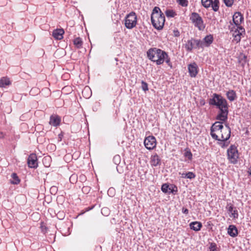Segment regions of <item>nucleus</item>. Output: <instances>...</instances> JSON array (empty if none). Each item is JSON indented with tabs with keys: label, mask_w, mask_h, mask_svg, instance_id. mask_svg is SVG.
Instances as JSON below:
<instances>
[{
	"label": "nucleus",
	"mask_w": 251,
	"mask_h": 251,
	"mask_svg": "<svg viewBox=\"0 0 251 251\" xmlns=\"http://www.w3.org/2000/svg\"><path fill=\"white\" fill-rule=\"evenodd\" d=\"M209 103L216 106L219 109V113L216 117L217 120L224 122L227 120L228 105L225 99L221 95L215 93L213 95L212 98L209 100Z\"/></svg>",
	"instance_id": "1"
},
{
	"label": "nucleus",
	"mask_w": 251,
	"mask_h": 251,
	"mask_svg": "<svg viewBox=\"0 0 251 251\" xmlns=\"http://www.w3.org/2000/svg\"><path fill=\"white\" fill-rule=\"evenodd\" d=\"M147 56L149 59L155 62L157 65H161L168 57V54L165 51L154 48L148 50Z\"/></svg>",
	"instance_id": "2"
},
{
	"label": "nucleus",
	"mask_w": 251,
	"mask_h": 251,
	"mask_svg": "<svg viewBox=\"0 0 251 251\" xmlns=\"http://www.w3.org/2000/svg\"><path fill=\"white\" fill-rule=\"evenodd\" d=\"M151 21L152 25L157 29L161 30L163 28L165 18L163 13L158 7H155L151 15Z\"/></svg>",
	"instance_id": "3"
},
{
	"label": "nucleus",
	"mask_w": 251,
	"mask_h": 251,
	"mask_svg": "<svg viewBox=\"0 0 251 251\" xmlns=\"http://www.w3.org/2000/svg\"><path fill=\"white\" fill-rule=\"evenodd\" d=\"M227 158L229 162L233 164L237 163L239 157L238 151L237 147L234 145H232L227 151Z\"/></svg>",
	"instance_id": "4"
},
{
	"label": "nucleus",
	"mask_w": 251,
	"mask_h": 251,
	"mask_svg": "<svg viewBox=\"0 0 251 251\" xmlns=\"http://www.w3.org/2000/svg\"><path fill=\"white\" fill-rule=\"evenodd\" d=\"M190 19L194 25L198 27L200 30H203L204 29L205 25L203 24V21L198 13L196 12L192 13Z\"/></svg>",
	"instance_id": "5"
},
{
	"label": "nucleus",
	"mask_w": 251,
	"mask_h": 251,
	"mask_svg": "<svg viewBox=\"0 0 251 251\" xmlns=\"http://www.w3.org/2000/svg\"><path fill=\"white\" fill-rule=\"evenodd\" d=\"M137 24V16L134 12H131L126 15L125 18V26L128 29H132Z\"/></svg>",
	"instance_id": "6"
},
{
	"label": "nucleus",
	"mask_w": 251,
	"mask_h": 251,
	"mask_svg": "<svg viewBox=\"0 0 251 251\" xmlns=\"http://www.w3.org/2000/svg\"><path fill=\"white\" fill-rule=\"evenodd\" d=\"M201 4L206 8L211 6L212 9L215 12L217 11L219 8V0H201Z\"/></svg>",
	"instance_id": "7"
},
{
	"label": "nucleus",
	"mask_w": 251,
	"mask_h": 251,
	"mask_svg": "<svg viewBox=\"0 0 251 251\" xmlns=\"http://www.w3.org/2000/svg\"><path fill=\"white\" fill-rule=\"evenodd\" d=\"M224 127L222 123L220 122H216L213 124L210 129V135L212 138L216 140H219L218 136L214 132L219 130L221 131Z\"/></svg>",
	"instance_id": "8"
},
{
	"label": "nucleus",
	"mask_w": 251,
	"mask_h": 251,
	"mask_svg": "<svg viewBox=\"0 0 251 251\" xmlns=\"http://www.w3.org/2000/svg\"><path fill=\"white\" fill-rule=\"evenodd\" d=\"M144 143L145 147L149 150L154 149L156 145V139L153 136H149L146 137Z\"/></svg>",
	"instance_id": "9"
},
{
	"label": "nucleus",
	"mask_w": 251,
	"mask_h": 251,
	"mask_svg": "<svg viewBox=\"0 0 251 251\" xmlns=\"http://www.w3.org/2000/svg\"><path fill=\"white\" fill-rule=\"evenodd\" d=\"M221 133V138H219L220 141L225 142L227 141L230 137L231 129L227 125H226L220 131Z\"/></svg>",
	"instance_id": "10"
},
{
	"label": "nucleus",
	"mask_w": 251,
	"mask_h": 251,
	"mask_svg": "<svg viewBox=\"0 0 251 251\" xmlns=\"http://www.w3.org/2000/svg\"><path fill=\"white\" fill-rule=\"evenodd\" d=\"M36 155L34 153L31 154L27 159V164L29 168H36L38 166Z\"/></svg>",
	"instance_id": "11"
},
{
	"label": "nucleus",
	"mask_w": 251,
	"mask_h": 251,
	"mask_svg": "<svg viewBox=\"0 0 251 251\" xmlns=\"http://www.w3.org/2000/svg\"><path fill=\"white\" fill-rule=\"evenodd\" d=\"M243 17L240 12H236L232 17V21L236 25H239L243 21Z\"/></svg>",
	"instance_id": "12"
},
{
	"label": "nucleus",
	"mask_w": 251,
	"mask_h": 251,
	"mask_svg": "<svg viewBox=\"0 0 251 251\" xmlns=\"http://www.w3.org/2000/svg\"><path fill=\"white\" fill-rule=\"evenodd\" d=\"M188 70L191 77H195L198 73L197 65L195 63L188 66Z\"/></svg>",
	"instance_id": "13"
},
{
	"label": "nucleus",
	"mask_w": 251,
	"mask_h": 251,
	"mask_svg": "<svg viewBox=\"0 0 251 251\" xmlns=\"http://www.w3.org/2000/svg\"><path fill=\"white\" fill-rule=\"evenodd\" d=\"M64 33L63 29H56L53 31L52 35L57 40H61L63 38V35Z\"/></svg>",
	"instance_id": "14"
},
{
	"label": "nucleus",
	"mask_w": 251,
	"mask_h": 251,
	"mask_svg": "<svg viewBox=\"0 0 251 251\" xmlns=\"http://www.w3.org/2000/svg\"><path fill=\"white\" fill-rule=\"evenodd\" d=\"M227 211L231 213V217H233V219H237L238 217V213L237 210L235 209L233 210V205L229 203L227 204L226 206Z\"/></svg>",
	"instance_id": "15"
},
{
	"label": "nucleus",
	"mask_w": 251,
	"mask_h": 251,
	"mask_svg": "<svg viewBox=\"0 0 251 251\" xmlns=\"http://www.w3.org/2000/svg\"><path fill=\"white\" fill-rule=\"evenodd\" d=\"M228 234L232 237H235L238 235V230L234 225H230L227 229Z\"/></svg>",
	"instance_id": "16"
},
{
	"label": "nucleus",
	"mask_w": 251,
	"mask_h": 251,
	"mask_svg": "<svg viewBox=\"0 0 251 251\" xmlns=\"http://www.w3.org/2000/svg\"><path fill=\"white\" fill-rule=\"evenodd\" d=\"M60 123V118L58 116H51L50 117V124L54 126H58Z\"/></svg>",
	"instance_id": "17"
},
{
	"label": "nucleus",
	"mask_w": 251,
	"mask_h": 251,
	"mask_svg": "<svg viewBox=\"0 0 251 251\" xmlns=\"http://www.w3.org/2000/svg\"><path fill=\"white\" fill-rule=\"evenodd\" d=\"M151 164L153 166H157L160 164V159L157 154H155L151 156Z\"/></svg>",
	"instance_id": "18"
},
{
	"label": "nucleus",
	"mask_w": 251,
	"mask_h": 251,
	"mask_svg": "<svg viewBox=\"0 0 251 251\" xmlns=\"http://www.w3.org/2000/svg\"><path fill=\"white\" fill-rule=\"evenodd\" d=\"M226 96L228 100L230 101L235 100L237 98L236 92L233 90H229L227 91Z\"/></svg>",
	"instance_id": "19"
},
{
	"label": "nucleus",
	"mask_w": 251,
	"mask_h": 251,
	"mask_svg": "<svg viewBox=\"0 0 251 251\" xmlns=\"http://www.w3.org/2000/svg\"><path fill=\"white\" fill-rule=\"evenodd\" d=\"M11 82L7 77H2L0 79V88H4L11 85Z\"/></svg>",
	"instance_id": "20"
},
{
	"label": "nucleus",
	"mask_w": 251,
	"mask_h": 251,
	"mask_svg": "<svg viewBox=\"0 0 251 251\" xmlns=\"http://www.w3.org/2000/svg\"><path fill=\"white\" fill-rule=\"evenodd\" d=\"M213 41V37L211 35H207L205 37L201 42L203 44V48L204 47H208L211 44H212Z\"/></svg>",
	"instance_id": "21"
},
{
	"label": "nucleus",
	"mask_w": 251,
	"mask_h": 251,
	"mask_svg": "<svg viewBox=\"0 0 251 251\" xmlns=\"http://www.w3.org/2000/svg\"><path fill=\"white\" fill-rule=\"evenodd\" d=\"M190 227L191 229L198 231L201 230L202 227V224L199 222H193L190 224Z\"/></svg>",
	"instance_id": "22"
},
{
	"label": "nucleus",
	"mask_w": 251,
	"mask_h": 251,
	"mask_svg": "<svg viewBox=\"0 0 251 251\" xmlns=\"http://www.w3.org/2000/svg\"><path fill=\"white\" fill-rule=\"evenodd\" d=\"M161 190L165 193H173V186H170L168 184L165 183L162 185Z\"/></svg>",
	"instance_id": "23"
},
{
	"label": "nucleus",
	"mask_w": 251,
	"mask_h": 251,
	"mask_svg": "<svg viewBox=\"0 0 251 251\" xmlns=\"http://www.w3.org/2000/svg\"><path fill=\"white\" fill-rule=\"evenodd\" d=\"M185 48L188 51H191L193 49H194L193 39L187 41L185 45Z\"/></svg>",
	"instance_id": "24"
},
{
	"label": "nucleus",
	"mask_w": 251,
	"mask_h": 251,
	"mask_svg": "<svg viewBox=\"0 0 251 251\" xmlns=\"http://www.w3.org/2000/svg\"><path fill=\"white\" fill-rule=\"evenodd\" d=\"M82 93L84 97L87 98L90 97L92 93L90 88L88 86H86L82 90Z\"/></svg>",
	"instance_id": "25"
},
{
	"label": "nucleus",
	"mask_w": 251,
	"mask_h": 251,
	"mask_svg": "<svg viewBox=\"0 0 251 251\" xmlns=\"http://www.w3.org/2000/svg\"><path fill=\"white\" fill-rule=\"evenodd\" d=\"M193 44L194 49L196 48H203V44L201 42V41L200 40H197L193 39Z\"/></svg>",
	"instance_id": "26"
},
{
	"label": "nucleus",
	"mask_w": 251,
	"mask_h": 251,
	"mask_svg": "<svg viewBox=\"0 0 251 251\" xmlns=\"http://www.w3.org/2000/svg\"><path fill=\"white\" fill-rule=\"evenodd\" d=\"M74 44L77 48L80 49L82 47V41L79 37H77L74 39Z\"/></svg>",
	"instance_id": "27"
},
{
	"label": "nucleus",
	"mask_w": 251,
	"mask_h": 251,
	"mask_svg": "<svg viewBox=\"0 0 251 251\" xmlns=\"http://www.w3.org/2000/svg\"><path fill=\"white\" fill-rule=\"evenodd\" d=\"M166 15L167 17H174L176 14L173 10H167L165 12Z\"/></svg>",
	"instance_id": "28"
},
{
	"label": "nucleus",
	"mask_w": 251,
	"mask_h": 251,
	"mask_svg": "<svg viewBox=\"0 0 251 251\" xmlns=\"http://www.w3.org/2000/svg\"><path fill=\"white\" fill-rule=\"evenodd\" d=\"M12 178L14 179V180L12 181L11 182L13 184H17L18 183H19L20 182V179L18 178V177L17 175L15 173H13L12 174Z\"/></svg>",
	"instance_id": "29"
},
{
	"label": "nucleus",
	"mask_w": 251,
	"mask_h": 251,
	"mask_svg": "<svg viewBox=\"0 0 251 251\" xmlns=\"http://www.w3.org/2000/svg\"><path fill=\"white\" fill-rule=\"evenodd\" d=\"M176 2L183 7H186L188 5V1L187 0H176Z\"/></svg>",
	"instance_id": "30"
},
{
	"label": "nucleus",
	"mask_w": 251,
	"mask_h": 251,
	"mask_svg": "<svg viewBox=\"0 0 251 251\" xmlns=\"http://www.w3.org/2000/svg\"><path fill=\"white\" fill-rule=\"evenodd\" d=\"M113 161L115 164H116V165L119 164L120 163V161H121L120 156L119 155H116L114 156L113 157Z\"/></svg>",
	"instance_id": "31"
},
{
	"label": "nucleus",
	"mask_w": 251,
	"mask_h": 251,
	"mask_svg": "<svg viewBox=\"0 0 251 251\" xmlns=\"http://www.w3.org/2000/svg\"><path fill=\"white\" fill-rule=\"evenodd\" d=\"M186 178H189V179H193L194 178L196 177V175L193 172H189L187 173H186Z\"/></svg>",
	"instance_id": "32"
},
{
	"label": "nucleus",
	"mask_w": 251,
	"mask_h": 251,
	"mask_svg": "<svg viewBox=\"0 0 251 251\" xmlns=\"http://www.w3.org/2000/svg\"><path fill=\"white\" fill-rule=\"evenodd\" d=\"M226 5L227 7H230L232 5L234 0H224Z\"/></svg>",
	"instance_id": "33"
},
{
	"label": "nucleus",
	"mask_w": 251,
	"mask_h": 251,
	"mask_svg": "<svg viewBox=\"0 0 251 251\" xmlns=\"http://www.w3.org/2000/svg\"><path fill=\"white\" fill-rule=\"evenodd\" d=\"M141 84L142 89H143V90H144V91L148 90V85L146 82H144V81H142Z\"/></svg>",
	"instance_id": "34"
},
{
	"label": "nucleus",
	"mask_w": 251,
	"mask_h": 251,
	"mask_svg": "<svg viewBox=\"0 0 251 251\" xmlns=\"http://www.w3.org/2000/svg\"><path fill=\"white\" fill-rule=\"evenodd\" d=\"M210 251H217L216 245L214 243H211L209 247Z\"/></svg>",
	"instance_id": "35"
},
{
	"label": "nucleus",
	"mask_w": 251,
	"mask_h": 251,
	"mask_svg": "<svg viewBox=\"0 0 251 251\" xmlns=\"http://www.w3.org/2000/svg\"><path fill=\"white\" fill-rule=\"evenodd\" d=\"M184 156L189 160H191L192 158V154L190 151H186L184 153Z\"/></svg>",
	"instance_id": "36"
},
{
	"label": "nucleus",
	"mask_w": 251,
	"mask_h": 251,
	"mask_svg": "<svg viewBox=\"0 0 251 251\" xmlns=\"http://www.w3.org/2000/svg\"><path fill=\"white\" fill-rule=\"evenodd\" d=\"M241 35L235 34L234 37V41H235L237 43H239L241 41Z\"/></svg>",
	"instance_id": "37"
},
{
	"label": "nucleus",
	"mask_w": 251,
	"mask_h": 251,
	"mask_svg": "<svg viewBox=\"0 0 251 251\" xmlns=\"http://www.w3.org/2000/svg\"><path fill=\"white\" fill-rule=\"evenodd\" d=\"M76 178L77 177L76 175H73L70 177V181L71 182V183H74L76 181Z\"/></svg>",
	"instance_id": "38"
},
{
	"label": "nucleus",
	"mask_w": 251,
	"mask_h": 251,
	"mask_svg": "<svg viewBox=\"0 0 251 251\" xmlns=\"http://www.w3.org/2000/svg\"><path fill=\"white\" fill-rule=\"evenodd\" d=\"M101 213L103 215H104L108 214V213H109V210H108V209L107 208H105V207L102 208L101 209Z\"/></svg>",
	"instance_id": "39"
},
{
	"label": "nucleus",
	"mask_w": 251,
	"mask_h": 251,
	"mask_svg": "<svg viewBox=\"0 0 251 251\" xmlns=\"http://www.w3.org/2000/svg\"><path fill=\"white\" fill-rule=\"evenodd\" d=\"M237 26V28L236 29H238V30L241 32L242 33L243 32H245V29L242 26H240V25Z\"/></svg>",
	"instance_id": "40"
},
{
	"label": "nucleus",
	"mask_w": 251,
	"mask_h": 251,
	"mask_svg": "<svg viewBox=\"0 0 251 251\" xmlns=\"http://www.w3.org/2000/svg\"><path fill=\"white\" fill-rule=\"evenodd\" d=\"M90 190V187L88 186H84L82 188V191L83 192H87V191H89Z\"/></svg>",
	"instance_id": "41"
},
{
	"label": "nucleus",
	"mask_w": 251,
	"mask_h": 251,
	"mask_svg": "<svg viewBox=\"0 0 251 251\" xmlns=\"http://www.w3.org/2000/svg\"><path fill=\"white\" fill-rule=\"evenodd\" d=\"M242 32L238 30V29H236L233 33V36L234 37L235 34L242 35Z\"/></svg>",
	"instance_id": "42"
},
{
	"label": "nucleus",
	"mask_w": 251,
	"mask_h": 251,
	"mask_svg": "<svg viewBox=\"0 0 251 251\" xmlns=\"http://www.w3.org/2000/svg\"><path fill=\"white\" fill-rule=\"evenodd\" d=\"M165 61L169 66L172 67V63L170 61V59L168 58V57L165 59Z\"/></svg>",
	"instance_id": "43"
},
{
	"label": "nucleus",
	"mask_w": 251,
	"mask_h": 251,
	"mask_svg": "<svg viewBox=\"0 0 251 251\" xmlns=\"http://www.w3.org/2000/svg\"><path fill=\"white\" fill-rule=\"evenodd\" d=\"M182 211L185 214H187L189 212L188 209L184 207L182 208Z\"/></svg>",
	"instance_id": "44"
},
{
	"label": "nucleus",
	"mask_w": 251,
	"mask_h": 251,
	"mask_svg": "<svg viewBox=\"0 0 251 251\" xmlns=\"http://www.w3.org/2000/svg\"><path fill=\"white\" fill-rule=\"evenodd\" d=\"M247 56L244 55L243 56V58L241 59V61H240L241 62V61H243V63H246V60H247Z\"/></svg>",
	"instance_id": "45"
},
{
	"label": "nucleus",
	"mask_w": 251,
	"mask_h": 251,
	"mask_svg": "<svg viewBox=\"0 0 251 251\" xmlns=\"http://www.w3.org/2000/svg\"><path fill=\"white\" fill-rule=\"evenodd\" d=\"M50 159V158L49 156H46V157H45L43 159V161H49Z\"/></svg>",
	"instance_id": "46"
},
{
	"label": "nucleus",
	"mask_w": 251,
	"mask_h": 251,
	"mask_svg": "<svg viewBox=\"0 0 251 251\" xmlns=\"http://www.w3.org/2000/svg\"><path fill=\"white\" fill-rule=\"evenodd\" d=\"M179 174H180L181 175V177L182 178H186V176H185L186 173H182V174H181L180 173H179Z\"/></svg>",
	"instance_id": "47"
},
{
	"label": "nucleus",
	"mask_w": 251,
	"mask_h": 251,
	"mask_svg": "<svg viewBox=\"0 0 251 251\" xmlns=\"http://www.w3.org/2000/svg\"><path fill=\"white\" fill-rule=\"evenodd\" d=\"M174 32L175 36H178L179 35V33L177 30L176 31H175Z\"/></svg>",
	"instance_id": "48"
},
{
	"label": "nucleus",
	"mask_w": 251,
	"mask_h": 251,
	"mask_svg": "<svg viewBox=\"0 0 251 251\" xmlns=\"http://www.w3.org/2000/svg\"><path fill=\"white\" fill-rule=\"evenodd\" d=\"M50 190L52 191H55L56 190V187L52 186L51 187Z\"/></svg>",
	"instance_id": "49"
},
{
	"label": "nucleus",
	"mask_w": 251,
	"mask_h": 251,
	"mask_svg": "<svg viewBox=\"0 0 251 251\" xmlns=\"http://www.w3.org/2000/svg\"><path fill=\"white\" fill-rule=\"evenodd\" d=\"M249 176H251V167L249 168V171H248Z\"/></svg>",
	"instance_id": "50"
},
{
	"label": "nucleus",
	"mask_w": 251,
	"mask_h": 251,
	"mask_svg": "<svg viewBox=\"0 0 251 251\" xmlns=\"http://www.w3.org/2000/svg\"><path fill=\"white\" fill-rule=\"evenodd\" d=\"M226 146H227V145H226L225 143H224L221 146L222 148H224Z\"/></svg>",
	"instance_id": "51"
},
{
	"label": "nucleus",
	"mask_w": 251,
	"mask_h": 251,
	"mask_svg": "<svg viewBox=\"0 0 251 251\" xmlns=\"http://www.w3.org/2000/svg\"><path fill=\"white\" fill-rule=\"evenodd\" d=\"M111 190H113V189L112 188H110L108 191V193L110 192V191Z\"/></svg>",
	"instance_id": "52"
},
{
	"label": "nucleus",
	"mask_w": 251,
	"mask_h": 251,
	"mask_svg": "<svg viewBox=\"0 0 251 251\" xmlns=\"http://www.w3.org/2000/svg\"><path fill=\"white\" fill-rule=\"evenodd\" d=\"M33 90V89H32L31 90V91H30V93H31V92H32Z\"/></svg>",
	"instance_id": "53"
}]
</instances>
